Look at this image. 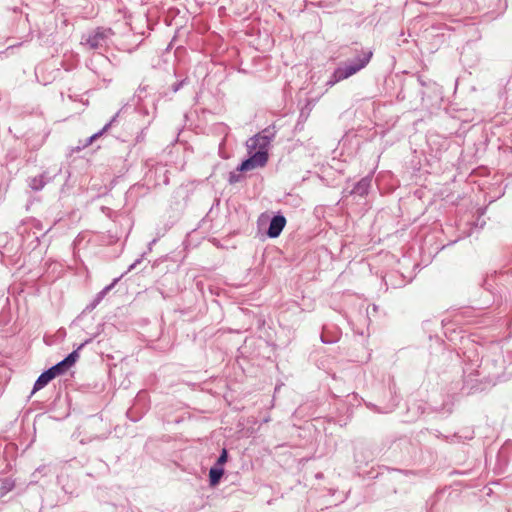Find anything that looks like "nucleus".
I'll use <instances>...</instances> for the list:
<instances>
[{
  "label": "nucleus",
  "instance_id": "nucleus-2",
  "mask_svg": "<svg viewBox=\"0 0 512 512\" xmlns=\"http://www.w3.org/2000/svg\"><path fill=\"white\" fill-rule=\"evenodd\" d=\"M268 159L269 154L267 152L253 151L252 154H250V157L241 163L238 170L241 172H247L257 168H262L267 164Z\"/></svg>",
  "mask_w": 512,
  "mask_h": 512
},
{
  "label": "nucleus",
  "instance_id": "nucleus-3",
  "mask_svg": "<svg viewBox=\"0 0 512 512\" xmlns=\"http://www.w3.org/2000/svg\"><path fill=\"white\" fill-rule=\"evenodd\" d=\"M270 142L271 138L269 136L264 134H257L250 138L246 143L248 153L252 154L253 151L268 153Z\"/></svg>",
  "mask_w": 512,
  "mask_h": 512
},
{
  "label": "nucleus",
  "instance_id": "nucleus-8",
  "mask_svg": "<svg viewBox=\"0 0 512 512\" xmlns=\"http://www.w3.org/2000/svg\"><path fill=\"white\" fill-rule=\"evenodd\" d=\"M222 475H223L222 469L212 468L209 472V478H210L211 485H213V486L216 485L219 482Z\"/></svg>",
  "mask_w": 512,
  "mask_h": 512
},
{
  "label": "nucleus",
  "instance_id": "nucleus-6",
  "mask_svg": "<svg viewBox=\"0 0 512 512\" xmlns=\"http://www.w3.org/2000/svg\"><path fill=\"white\" fill-rule=\"evenodd\" d=\"M106 37L107 34L105 31L96 30L87 38L86 43L91 49H96L102 45Z\"/></svg>",
  "mask_w": 512,
  "mask_h": 512
},
{
  "label": "nucleus",
  "instance_id": "nucleus-1",
  "mask_svg": "<svg viewBox=\"0 0 512 512\" xmlns=\"http://www.w3.org/2000/svg\"><path fill=\"white\" fill-rule=\"evenodd\" d=\"M371 57H372V52H368L365 54V56L363 58L359 59L357 63L348 65L346 67L337 68L333 73L334 80L331 81L330 84L333 85L341 80H344V79L354 75L355 73H357L359 70L364 68L369 63Z\"/></svg>",
  "mask_w": 512,
  "mask_h": 512
},
{
  "label": "nucleus",
  "instance_id": "nucleus-9",
  "mask_svg": "<svg viewBox=\"0 0 512 512\" xmlns=\"http://www.w3.org/2000/svg\"><path fill=\"white\" fill-rule=\"evenodd\" d=\"M227 461V451L223 449L220 457L218 458V464H224Z\"/></svg>",
  "mask_w": 512,
  "mask_h": 512
},
{
  "label": "nucleus",
  "instance_id": "nucleus-7",
  "mask_svg": "<svg viewBox=\"0 0 512 512\" xmlns=\"http://www.w3.org/2000/svg\"><path fill=\"white\" fill-rule=\"evenodd\" d=\"M53 379H54V377H53L51 371L47 370V371L43 372L38 377V379L36 380V382L34 384L33 393L42 389L43 387H45Z\"/></svg>",
  "mask_w": 512,
  "mask_h": 512
},
{
  "label": "nucleus",
  "instance_id": "nucleus-5",
  "mask_svg": "<svg viewBox=\"0 0 512 512\" xmlns=\"http://www.w3.org/2000/svg\"><path fill=\"white\" fill-rule=\"evenodd\" d=\"M285 225H286V219L284 216L277 215V216L273 217L270 222V226H269V229L267 232L268 236L271 238L278 237L280 235V233L282 232V230L284 229Z\"/></svg>",
  "mask_w": 512,
  "mask_h": 512
},
{
  "label": "nucleus",
  "instance_id": "nucleus-4",
  "mask_svg": "<svg viewBox=\"0 0 512 512\" xmlns=\"http://www.w3.org/2000/svg\"><path fill=\"white\" fill-rule=\"evenodd\" d=\"M78 358H79L78 350H75L72 353H70L64 360H62L61 362L54 365L53 367H51L48 370L52 372V375L55 378L56 376L63 374L70 367H72L76 363Z\"/></svg>",
  "mask_w": 512,
  "mask_h": 512
}]
</instances>
